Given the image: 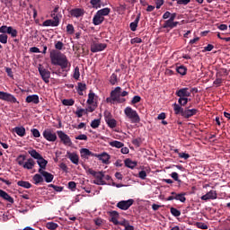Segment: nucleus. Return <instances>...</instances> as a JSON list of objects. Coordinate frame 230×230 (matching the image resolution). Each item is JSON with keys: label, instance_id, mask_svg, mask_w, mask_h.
I'll return each instance as SVG.
<instances>
[{"label": "nucleus", "instance_id": "09e8293b", "mask_svg": "<svg viewBox=\"0 0 230 230\" xmlns=\"http://www.w3.org/2000/svg\"><path fill=\"white\" fill-rule=\"evenodd\" d=\"M186 194H176L175 200H180V202H186V197H184Z\"/></svg>", "mask_w": 230, "mask_h": 230}, {"label": "nucleus", "instance_id": "39448f33", "mask_svg": "<svg viewBox=\"0 0 230 230\" xmlns=\"http://www.w3.org/2000/svg\"><path fill=\"white\" fill-rule=\"evenodd\" d=\"M0 100H3V102H7L8 103H19L17 98H15L13 94L6 92L0 91Z\"/></svg>", "mask_w": 230, "mask_h": 230}, {"label": "nucleus", "instance_id": "5fc2aeb1", "mask_svg": "<svg viewBox=\"0 0 230 230\" xmlns=\"http://www.w3.org/2000/svg\"><path fill=\"white\" fill-rule=\"evenodd\" d=\"M96 111V105L88 106L86 109H84L85 114H88V112H94Z\"/></svg>", "mask_w": 230, "mask_h": 230}, {"label": "nucleus", "instance_id": "412c9836", "mask_svg": "<svg viewBox=\"0 0 230 230\" xmlns=\"http://www.w3.org/2000/svg\"><path fill=\"white\" fill-rule=\"evenodd\" d=\"M120 93H121V87L117 86L113 91L111 92V96L116 102L119 99Z\"/></svg>", "mask_w": 230, "mask_h": 230}, {"label": "nucleus", "instance_id": "7ed1b4c3", "mask_svg": "<svg viewBox=\"0 0 230 230\" xmlns=\"http://www.w3.org/2000/svg\"><path fill=\"white\" fill-rule=\"evenodd\" d=\"M86 173H89L94 177L95 180H93V184H96L97 186H105V184H107V181L103 180V171L96 172L92 168H88L86 170Z\"/></svg>", "mask_w": 230, "mask_h": 230}, {"label": "nucleus", "instance_id": "a19ab883", "mask_svg": "<svg viewBox=\"0 0 230 230\" xmlns=\"http://www.w3.org/2000/svg\"><path fill=\"white\" fill-rule=\"evenodd\" d=\"M94 96H95L94 93L91 91L88 94V100L86 102L88 105H93V103H94Z\"/></svg>", "mask_w": 230, "mask_h": 230}, {"label": "nucleus", "instance_id": "dca6fc26", "mask_svg": "<svg viewBox=\"0 0 230 230\" xmlns=\"http://www.w3.org/2000/svg\"><path fill=\"white\" fill-rule=\"evenodd\" d=\"M66 157H67V159H69L71 163H73V164H78L80 161V157L78 156V155H76V153H71L67 151Z\"/></svg>", "mask_w": 230, "mask_h": 230}, {"label": "nucleus", "instance_id": "72a5a7b5", "mask_svg": "<svg viewBox=\"0 0 230 230\" xmlns=\"http://www.w3.org/2000/svg\"><path fill=\"white\" fill-rule=\"evenodd\" d=\"M17 184L18 186L25 188L26 190H30V188H31V183H30V181H19Z\"/></svg>", "mask_w": 230, "mask_h": 230}, {"label": "nucleus", "instance_id": "7c9ffc66", "mask_svg": "<svg viewBox=\"0 0 230 230\" xmlns=\"http://www.w3.org/2000/svg\"><path fill=\"white\" fill-rule=\"evenodd\" d=\"M176 72L179 75H181V76H185V75L188 73V68H186L185 66H180L176 67Z\"/></svg>", "mask_w": 230, "mask_h": 230}, {"label": "nucleus", "instance_id": "4be33fe9", "mask_svg": "<svg viewBox=\"0 0 230 230\" xmlns=\"http://www.w3.org/2000/svg\"><path fill=\"white\" fill-rule=\"evenodd\" d=\"M0 197L4 199V200H7V202H10V204H13L14 200L12 196H10L6 191L0 189Z\"/></svg>", "mask_w": 230, "mask_h": 230}, {"label": "nucleus", "instance_id": "13d9d810", "mask_svg": "<svg viewBox=\"0 0 230 230\" xmlns=\"http://www.w3.org/2000/svg\"><path fill=\"white\" fill-rule=\"evenodd\" d=\"M141 102V96L135 95L131 101L132 105H136V103H139Z\"/></svg>", "mask_w": 230, "mask_h": 230}, {"label": "nucleus", "instance_id": "79ce46f5", "mask_svg": "<svg viewBox=\"0 0 230 230\" xmlns=\"http://www.w3.org/2000/svg\"><path fill=\"white\" fill-rule=\"evenodd\" d=\"M101 123H102V120L100 119H96L91 122L90 126L92 127V128H98Z\"/></svg>", "mask_w": 230, "mask_h": 230}, {"label": "nucleus", "instance_id": "aec40b11", "mask_svg": "<svg viewBox=\"0 0 230 230\" xmlns=\"http://www.w3.org/2000/svg\"><path fill=\"white\" fill-rule=\"evenodd\" d=\"M105 21V17L102 16L99 13H96L93 18V23L94 26H100Z\"/></svg>", "mask_w": 230, "mask_h": 230}, {"label": "nucleus", "instance_id": "c9c22d12", "mask_svg": "<svg viewBox=\"0 0 230 230\" xmlns=\"http://www.w3.org/2000/svg\"><path fill=\"white\" fill-rule=\"evenodd\" d=\"M97 13H99L102 17H105L109 15V13H111V8L106 7V8L101 9L97 11Z\"/></svg>", "mask_w": 230, "mask_h": 230}, {"label": "nucleus", "instance_id": "58836bf2", "mask_svg": "<svg viewBox=\"0 0 230 230\" xmlns=\"http://www.w3.org/2000/svg\"><path fill=\"white\" fill-rule=\"evenodd\" d=\"M62 104L66 107H72V105H75V100L73 99H64L62 101Z\"/></svg>", "mask_w": 230, "mask_h": 230}, {"label": "nucleus", "instance_id": "bb28decb", "mask_svg": "<svg viewBox=\"0 0 230 230\" xmlns=\"http://www.w3.org/2000/svg\"><path fill=\"white\" fill-rule=\"evenodd\" d=\"M37 164L40 166V170H46V166H48V160L44 159V157H40L37 160Z\"/></svg>", "mask_w": 230, "mask_h": 230}, {"label": "nucleus", "instance_id": "37998d69", "mask_svg": "<svg viewBox=\"0 0 230 230\" xmlns=\"http://www.w3.org/2000/svg\"><path fill=\"white\" fill-rule=\"evenodd\" d=\"M117 83H118V75L113 73L110 77V84L111 85H116Z\"/></svg>", "mask_w": 230, "mask_h": 230}, {"label": "nucleus", "instance_id": "9d476101", "mask_svg": "<svg viewBox=\"0 0 230 230\" xmlns=\"http://www.w3.org/2000/svg\"><path fill=\"white\" fill-rule=\"evenodd\" d=\"M60 24V18L58 16H54V20L49 19L43 22L42 26L43 27H48V26H52V27H57L59 26Z\"/></svg>", "mask_w": 230, "mask_h": 230}, {"label": "nucleus", "instance_id": "052dcab7", "mask_svg": "<svg viewBox=\"0 0 230 230\" xmlns=\"http://www.w3.org/2000/svg\"><path fill=\"white\" fill-rule=\"evenodd\" d=\"M31 132L33 137H39L40 136V132L37 128L31 129Z\"/></svg>", "mask_w": 230, "mask_h": 230}, {"label": "nucleus", "instance_id": "a211bd4d", "mask_svg": "<svg viewBox=\"0 0 230 230\" xmlns=\"http://www.w3.org/2000/svg\"><path fill=\"white\" fill-rule=\"evenodd\" d=\"M217 197V190H210L201 197V200H215Z\"/></svg>", "mask_w": 230, "mask_h": 230}, {"label": "nucleus", "instance_id": "c756f323", "mask_svg": "<svg viewBox=\"0 0 230 230\" xmlns=\"http://www.w3.org/2000/svg\"><path fill=\"white\" fill-rule=\"evenodd\" d=\"M34 184H40V182H44V178L42 177V174L36 173L32 178Z\"/></svg>", "mask_w": 230, "mask_h": 230}, {"label": "nucleus", "instance_id": "f3484780", "mask_svg": "<svg viewBox=\"0 0 230 230\" xmlns=\"http://www.w3.org/2000/svg\"><path fill=\"white\" fill-rule=\"evenodd\" d=\"M95 157H97L99 161H102L103 164H109V161L111 159V155L105 152L102 153L101 155L95 154Z\"/></svg>", "mask_w": 230, "mask_h": 230}, {"label": "nucleus", "instance_id": "0eeeda50", "mask_svg": "<svg viewBox=\"0 0 230 230\" xmlns=\"http://www.w3.org/2000/svg\"><path fill=\"white\" fill-rule=\"evenodd\" d=\"M134 204V199H129L128 200H120L117 203V208L122 211H127Z\"/></svg>", "mask_w": 230, "mask_h": 230}, {"label": "nucleus", "instance_id": "c85d7f7f", "mask_svg": "<svg viewBox=\"0 0 230 230\" xmlns=\"http://www.w3.org/2000/svg\"><path fill=\"white\" fill-rule=\"evenodd\" d=\"M188 102H191V99H189L188 97H180L178 99V105H180V107H186Z\"/></svg>", "mask_w": 230, "mask_h": 230}, {"label": "nucleus", "instance_id": "49530a36", "mask_svg": "<svg viewBox=\"0 0 230 230\" xmlns=\"http://www.w3.org/2000/svg\"><path fill=\"white\" fill-rule=\"evenodd\" d=\"M73 77L75 78V80L80 79V67H78V66L75 67Z\"/></svg>", "mask_w": 230, "mask_h": 230}, {"label": "nucleus", "instance_id": "f704fd0d", "mask_svg": "<svg viewBox=\"0 0 230 230\" xmlns=\"http://www.w3.org/2000/svg\"><path fill=\"white\" fill-rule=\"evenodd\" d=\"M90 4H92L93 8H95V10L102 8V0H91Z\"/></svg>", "mask_w": 230, "mask_h": 230}, {"label": "nucleus", "instance_id": "20e7f679", "mask_svg": "<svg viewBox=\"0 0 230 230\" xmlns=\"http://www.w3.org/2000/svg\"><path fill=\"white\" fill-rule=\"evenodd\" d=\"M124 114L131 123H139V121H141V118L137 111L129 106L125 108Z\"/></svg>", "mask_w": 230, "mask_h": 230}, {"label": "nucleus", "instance_id": "5701e85b", "mask_svg": "<svg viewBox=\"0 0 230 230\" xmlns=\"http://www.w3.org/2000/svg\"><path fill=\"white\" fill-rule=\"evenodd\" d=\"M141 19V13H139L133 22L129 24L131 31H136L137 30V24H139V20Z\"/></svg>", "mask_w": 230, "mask_h": 230}, {"label": "nucleus", "instance_id": "0e129e2a", "mask_svg": "<svg viewBox=\"0 0 230 230\" xmlns=\"http://www.w3.org/2000/svg\"><path fill=\"white\" fill-rule=\"evenodd\" d=\"M139 179H142V181H145L146 179V171H140L138 172Z\"/></svg>", "mask_w": 230, "mask_h": 230}, {"label": "nucleus", "instance_id": "2eb2a0df", "mask_svg": "<svg viewBox=\"0 0 230 230\" xmlns=\"http://www.w3.org/2000/svg\"><path fill=\"white\" fill-rule=\"evenodd\" d=\"M80 155H81L82 159H89V157H96V154L91 152L87 148H82L80 150Z\"/></svg>", "mask_w": 230, "mask_h": 230}, {"label": "nucleus", "instance_id": "c03bdc74", "mask_svg": "<svg viewBox=\"0 0 230 230\" xmlns=\"http://www.w3.org/2000/svg\"><path fill=\"white\" fill-rule=\"evenodd\" d=\"M143 144V139L141 137H137L135 139L132 140V145H134V146H141V145Z\"/></svg>", "mask_w": 230, "mask_h": 230}, {"label": "nucleus", "instance_id": "f257e3e1", "mask_svg": "<svg viewBox=\"0 0 230 230\" xmlns=\"http://www.w3.org/2000/svg\"><path fill=\"white\" fill-rule=\"evenodd\" d=\"M56 49L50 51V60L53 66H60L63 71H67V67L71 66L67 57L65 54H62V49H64V43L62 41L55 42Z\"/></svg>", "mask_w": 230, "mask_h": 230}, {"label": "nucleus", "instance_id": "a18cd8bd", "mask_svg": "<svg viewBox=\"0 0 230 230\" xmlns=\"http://www.w3.org/2000/svg\"><path fill=\"white\" fill-rule=\"evenodd\" d=\"M78 91H80L79 94L80 96H82V93H84V91H85V89H87V85L83 83H78Z\"/></svg>", "mask_w": 230, "mask_h": 230}, {"label": "nucleus", "instance_id": "393cba45", "mask_svg": "<svg viewBox=\"0 0 230 230\" xmlns=\"http://www.w3.org/2000/svg\"><path fill=\"white\" fill-rule=\"evenodd\" d=\"M179 24V22H169V21H165L163 28L166 29V28H170V30H173V28H177V25Z\"/></svg>", "mask_w": 230, "mask_h": 230}, {"label": "nucleus", "instance_id": "3c124183", "mask_svg": "<svg viewBox=\"0 0 230 230\" xmlns=\"http://www.w3.org/2000/svg\"><path fill=\"white\" fill-rule=\"evenodd\" d=\"M0 42H1V44H7L8 43V35L0 34Z\"/></svg>", "mask_w": 230, "mask_h": 230}, {"label": "nucleus", "instance_id": "9b49d317", "mask_svg": "<svg viewBox=\"0 0 230 230\" xmlns=\"http://www.w3.org/2000/svg\"><path fill=\"white\" fill-rule=\"evenodd\" d=\"M43 137L47 139V141L55 142L57 141V133H53L51 129L48 128L43 131Z\"/></svg>", "mask_w": 230, "mask_h": 230}, {"label": "nucleus", "instance_id": "4c0bfd02", "mask_svg": "<svg viewBox=\"0 0 230 230\" xmlns=\"http://www.w3.org/2000/svg\"><path fill=\"white\" fill-rule=\"evenodd\" d=\"M29 154H30V155H31L33 157V159H37V161H38V159L42 157L41 155L39 154V152H37V150H35V149L29 151Z\"/></svg>", "mask_w": 230, "mask_h": 230}, {"label": "nucleus", "instance_id": "338daca9", "mask_svg": "<svg viewBox=\"0 0 230 230\" xmlns=\"http://www.w3.org/2000/svg\"><path fill=\"white\" fill-rule=\"evenodd\" d=\"M191 0H177V4H183L186 6V4H190Z\"/></svg>", "mask_w": 230, "mask_h": 230}, {"label": "nucleus", "instance_id": "f03ea898", "mask_svg": "<svg viewBox=\"0 0 230 230\" xmlns=\"http://www.w3.org/2000/svg\"><path fill=\"white\" fill-rule=\"evenodd\" d=\"M174 114L182 116L185 119H190L192 116H196L199 110L197 109H190L188 107L182 108L181 105L174 103L172 104Z\"/></svg>", "mask_w": 230, "mask_h": 230}, {"label": "nucleus", "instance_id": "6ab92c4d", "mask_svg": "<svg viewBox=\"0 0 230 230\" xmlns=\"http://www.w3.org/2000/svg\"><path fill=\"white\" fill-rule=\"evenodd\" d=\"M84 13L85 11L82 8H75L70 11V15H72V17H75L76 19H78V17H84Z\"/></svg>", "mask_w": 230, "mask_h": 230}, {"label": "nucleus", "instance_id": "1a4fd4ad", "mask_svg": "<svg viewBox=\"0 0 230 230\" xmlns=\"http://www.w3.org/2000/svg\"><path fill=\"white\" fill-rule=\"evenodd\" d=\"M175 95L178 96V98H190V96H191V92H190V88L184 87L178 89L175 92Z\"/></svg>", "mask_w": 230, "mask_h": 230}, {"label": "nucleus", "instance_id": "774afa93", "mask_svg": "<svg viewBox=\"0 0 230 230\" xmlns=\"http://www.w3.org/2000/svg\"><path fill=\"white\" fill-rule=\"evenodd\" d=\"M8 26L3 25L0 27V33H8Z\"/></svg>", "mask_w": 230, "mask_h": 230}, {"label": "nucleus", "instance_id": "bf43d9fd", "mask_svg": "<svg viewBox=\"0 0 230 230\" xmlns=\"http://www.w3.org/2000/svg\"><path fill=\"white\" fill-rule=\"evenodd\" d=\"M66 31L67 33H69L70 35H73V33H75V27L73 26V24H68L66 26Z\"/></svg>", "mask_w": 230, "mask_h": 230}, {"label": "nucleus", "instance_id": "4d7b16f0", "mask_svg": "<svg viewBox=\"0 0 230 230\" xmlns=\"http://www.w3.org/2000/svg\"><path fill=\"white\" fill-rule=\"evenodd\" d=\"M104 119L105 121H108L109 119H112V113L109 111H104Z\"/></svg>", "mask_w": 230, "mask_h": 230}, {"label": "nucleus", "instance_id": "6e6552de", "mask_svg": "<svg viewBox=\"0 0 230 230\" xmlns=\"http://www.w3.org/2000/svg\"><path fill=\"white\" fill-rule=\"evenodd\" d=\"M38 71L45 84H48L49 82V78H51V72L49 70L42 67V66H40L38 68Z\"/></svg>", "mask_w": 230, "mask_h": 230}, {"label": "nucleus", "instance_id": "b1692460", "mask_svg": "<svg viewBox=\"0 0 230 230\" xmlns=\"http://www.w3.org/2000/svg\"><path fill=\"white\" fill-rule=\"evenodd\" d=\"M124 164L127 168H130L131 170H134L137 166V162L132 161L130 158H127L124 161Z\"/></svg>", "mask_w": 230, "mask_h": 230}, {"label": "nucleus", "instance_id": "4468645a", "mask_svg": "<svg viewBox=\"0 0 230 230\" xmlns=\"http://www.w3.org/2000/svg\"><path fill=\"white\" fill-rule=\"evenodd\" d=\"M26 103H33L34 105H39L40 103V99L38 94L29 95L25 99Z\"/></svg>", "mask_w": 230, "mask_h": 230}, {"label": "nucleus", "instance_id": "680f3d73", "mask_svg": "<svg viewBox=\"0 0 230 230\" xmlns=\"http://www.w3.org/2000/svg\"><path fill=\"white\" fill-rule=\"evenodd\" d=\"M68 188H69V190H71L72 191H75V190H76V182H75V181H69V182H68Z\"/></svg>", "mask_w": 230, "mask_h": 230}, {"label": "nucleus", "instance_id": "6e6d98bb", "mask_svg": "<svg viewBox=\"0 0 230 230\" xmlns=\"http://www.w3.org/2000/svg\"><path fill=\"white\" fill-rule=\"evenodd\" d=\"M143 42V40L139 37H136L130 40V44H141Z\"/></svg>", "mask_w": 230, "mask_h": 230}, {"label": "nucleus", "instance_id": "864d4df0", "mask_svg": "<svg viewBox=\"0 0 230 230\" xmlns=\"http://www.w3.org/2000/svg\"><path fill=\"white\" fill-rule=\"evenodd\" d=\"M196 227H198V229H208V226L206 225V223L197 222Z\"/></svg>", "mask_w": 230, "mask_h": 230}, {"label": "nucleus", "instance_id": "603ef678", "mask_svg": "<svg viewBox=\"0 0 230 230\" xmlns=\"http://www.w3.org/2000/svg\"><path fill=\"white\" fill-rule=\"evenodd\" d=\"M17 159H18V164L20 166H23L24 167V161H26V156L21 155L18 156Z\"/></svg>", "mask_w": 230, "mask_h": 230}, {"label": "nucleus", "instance_id": "a878e982", "mask_svg": "<svg viewBox=\"0 0 230 230\" xmlns=\"http://www.w3.org/2000/svg\"><path fill=\"white\" fill-rule=\"evenodd\" d=\"M33 166H35V160L33 158H29L23 164L25 170H32Z\"/></svg>", "mask_w": 230, "mask_h": 230}, {"label": "nucleus", "instance_id": "423d86ee", "mask_svg": "<svg viewBox=\"0 0 230 230\" xmlns=\"http://www.w3.org/2000/svg\"><path fill=\"white\" fill-rule=\"evenodd\" d=\"M106 49H107V44L98 43L96 41H93L90 47L92 53H100V51H103Z\"/></svg>", "mask_w": 230, "mask_h": 230}, {"label": "nucleus", "instance_id": "ddd939ff", "mask_svg": "<svg viewBox=\"0 0 230 230\" xmlns=\"http://www.w3.org/2000/svg\"><path fill=\"white\" fill-rule=\"evenodd\" d=\"M38 172L42 177H44L46 182H53V179H55V176L51 174V172H46L42 169H39Z\"/></svg>", "mask_w": 230, "mask_h": 230}, {"label": "nucleus", "instance_id": "cd10ccee", "mask_svg": "<svg viewBox=\"0 0 230 230\" xmlns=\"http://www.w3.org/2000/svg\"><path fill=\"white\" fill-rule=\"evenodd\" d=\"M14 132L17 136H20V137H24V136H26V128H24V127L14 128Z\"/></svg>", "mask_w": 230, "mask_h": 230}, {"label": "nucleus", "instance_id": "ea45409f", "mask_svg": "<svg viewBox=\"0 0 230 230\" xmlns=\"http://www.w3.org/2000/svg\"><path fill=\"white\" fill-rule=\"evenodd\" d=\"M46 227L47 229H49V230H55V229H58V224L55 222H49L46 224Z\"/></svg>", "mask_w": 230, "mask_h": 230}, {"label": "nucleus", "instance_id": "f8f14e48", "mask_svg": "<svg viewBox=\"0 0 230 230\" xmlns=\"http://www.w3.org/2000/svg\"><path fill=\"white\" fill-rule=\"evenodd\" d=\"M57 134L60 139V141L63 142L65 145H68V146H71V138L67 136V134H65L64 131L58 130L57 131Z\"/></svg>", "mask_w": 230, "mask_h": 230}, {"label": "nucleus", "instance_id": "de8ad7c7", "mask_svg": "<svg viewBox=\"0 0 230 230\" xmlns=\"http://www.w3.org/2000/svg\"><path fill=\"white\" fill-rule=\"evenodd\" d=\"M49 188H53L54 191H57L58 193H60V191H64V187L57 186L54 184H49Z\"/></svg>", "mask_w": 230, "mask_h": 230}, {"label": "nucleus", "instance_id": "e2e57ef3", "mask_svg": "<svg viewBox=\"0 0 230 230\" xmlns=\"http://www.w3.org/2000/svg\"><path fill=\"white\" fill-rule=\"evenodd\" d=\"M75 139H78L79 141H87V135L81 134V135L75 137Z\"/></svg>", "mask_w": 230, "mask_h": 230}, {"label": "nucleus", "instance_id": "473e14b6", "mask_svg": "<svg viewBox=\"0 0 230 230\" xmlns=\"http://www.w3.org/2000/svg\"><path fill=\"white\" fill-rule=\"evenodd\" d=\"M7 33H8V35H11V37L13 39H15V37H17V35H18L17 30L13 29V27H12V26L8 27Z\"/></svg>", "mask_w": 230, "mask_h": 230}, {"label": "nucleus", "instance_id": "8fccbe9b", "mask_svg": "<svg viewBox=\"0 0 230 230\" xmlns=\"http://www.w3.org/2000/svg\"><path fill=\"white\" fill-rule=\"evenodd\" d=\"M171 214L172 215V217H181V210L172 207L171 208Z\"/></svg>", "mask_w": 230, "mask_h": 230}, {"label": "nucleus", "instance_id": "69168bd1", "mask_svg": "<svg viewBox=\"0 0 230 230\" xmlns=\"http://www.w3.org/2000/svg\"><path fill=\"white\" fill-rule=\"evenodd\" d=\"M5 73L7 74V76H9V78H13V72L12 71V68L5 67Z\"/></svg>", "mask_w": 230, "mask_h": 230}, {"label": "nucleus", "instance_id": "e433bc0d", "mask_svg": "<svg viewBox=\"0 0 230 230\" xmlns=\"http://www.w3.org/2000/svg\"><path fill=\"white\" fill-rule=\"evenodd\" d=\"M106 123H107L108 127H110V128H116V127L118 125V121H116L115 119H110L106 120Z\"/></svg>", "mask_w": 230, "mask_h": 230}, {"label": "nucleus", "instance_id": "2f4dec72", "mask_svg": "<svg viewBox=\"0 0 230 230\" xmlns=\"http://www.w3.org/2000/svg\"><path fill=\"white\" fill-rule=\"evenodd\" d=\"M110 146H112L114 148H123L125 146V144H123V142L114 140L110 142Z\"/></svg>", "mask_w": 230, "mask_h": 230}]
</instances>
